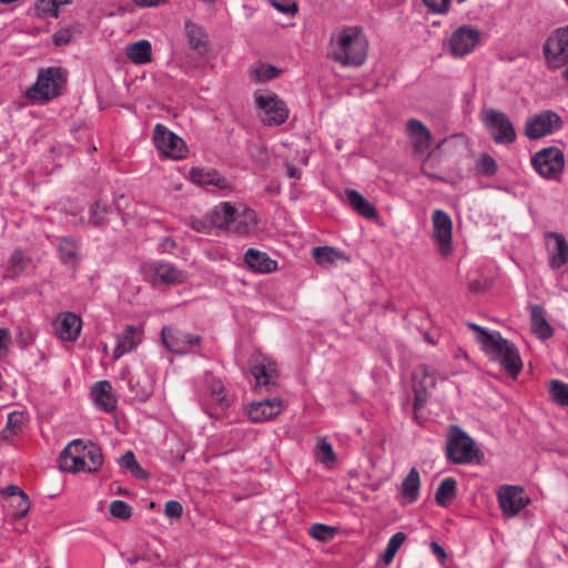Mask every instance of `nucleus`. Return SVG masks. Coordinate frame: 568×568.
<instances>
[{"mask_svg": "<svg viewBox=\"0 0 568 568\" xmlns=\"http://www.w3.org/2000/svg\"><path fill=\"white\" fill-rule=\"evenodd\" d=\"M331 57L343 67H361L368 52V40L358 26L343 27L331 37Z\"/></svg>", "mask_w": 568, "mask_h": 568, "instance_id": "f257e3e1", "label": "nucleus"}, {"mask_svg": "<svg viewBox=\"0 0 568 568\" xmlns=\"http://www.w3.org/2000/svg\"><path fill=\"white\" fill-rule=\"evenodd\" d=\"M466 325L477 333L476 341L481 345V349L498 361L509 375L515 376L521 371L523 362L514 343L504 338L497 331L490 332L473 322H467Z\"/></svg>", "mask_w": 568, "mask_h": 568, "instance_id": "f03ea898", "label": "nucleus"}, {"mask_svg": "<svg viewBox=\"0 0 568 568\" xmlns=\"http://www.w3.org/2000/svg\"><path fill=\"white\" fill-rule=\"evenodd\" d=\"M67 82L62 68L50 67L40 70L36 83L28 90V97L41 101H50L59 97Z\"/></svg>", "mask_w": 568, "mask_h": 568, "instance_id": "7ed1b4c3", "label": "nucleus"}, {"mask_svg": "<svg viewBox=\"0 0 568 568\" xmlns=\"http://www.w3.org/2000/svg\"><path fill=\"white\" fill-rule=\"evenodd\" d=\"M447 458L454 464H469L479 459L475 442L458 426H453L446 445Z\"/></svg>", "mask_w": 568, "mask_h": 568, "instance_id": "20e7f679", "label": "nucleus"}, {"mask_svg": "<svg viewBox=\"0 0 568 568\" xmlns=\"http://www.w3.org/2000/svg\"><path fill=\"white\" fill-rule=\"evenodd\" d=\"M544 54L551 69L567 65L562 78L568 81V26L554 30L544 44Z\"/></svg>", "mask_w": 568, "mask_h": 568, "instance_id": "39448f33", "label": "nucleus"}, {"mask_svg": "<svg viewBox=\"0 0 568 568\" xmlns=\"http://www.w3.org/2000/svg\"><path fill=\"white\" fill-rule=\"evenodd\" d=\"M256 108L261 112V121L267 126H278L288 119V108L275 93L260 91L254 93Z\"/></svg>", "mask_w": 568, "mask_h": 568, "instance_id": "423d86ee", "label": "nucleus"}, {"mask_svg": "<svg viewBox=\"0 0 568 568\" xmlns=\"http://www.w3.org/2000/svg\"><path fill=\"white\" fill-rule=\"evenodd\" d=\"M481 120L496 143L509 144L516 140L514 125L506 113L488 109L481 112Z\"/></svg>", "mask_w": 568, "mask_h": 568, "instance_id": "0eeeda50", "label": "nucleus"}, {"mask_svg": "<svg viewBox=\"0 0 568 568\" xmlns=\"http://www.w3.org/2000/svg\"><path fill=\"white\" fill-rule=\"evenodd\" d=\"M531 164L540 176L555 180L564 171V153L555 146L545 148L531 158Z\"/></svg>", "mask_w": 568, "mask_h": 568, "instance_id": "6e6552de", "label": "nucleus"}, {"mask_svg": "<svg viewBox=\"0 0 568 568\" xmlns=\"http://www.w3.org/2000/svg\"><path fill=\"white\" fill-rule=\"evenodd\" d=\"M562 126V119L552 110H544L529 116L525 124V134L530 140H537L551 134Z\"/></svg>", "mask_w": 568, "mask_h": 568, "instance_id": "1a4fd4ad", "label": "nucleus"}, {"mask_svg": "<svg viewBox=\"0 0 568 568\" xmlns=\"http://www.w3.org/2000/svg\"><path fill=\"white\" fill-rule=\"evenodd\" d=\"M161 339L164 346L172 353L186 355L194 348L200 347L201 336L180 329L164 326L161 331Z\"/></svg>", "mask_w": 568, "mask_h": 568, "instance_id": "9d476101", "label": "nucleus"}, {"mask_svg": "<svg viewBox=\"0 0 568 568\" xmlns=\"http://www.w3.org/2000/svg\"><path fill=\"white\" fill-rule=\"evenodd\" d=\"M153 142L156 149L165 156L179 160L185 155L184 141L161 123L154 126Z\"/></svg>", "mask_w": 568, "mask_h": 568, "instance_id": "9b49d317", "label": "nucleus"}, {"mask_svg": "<svg viewBox=\"0 0 568 568\" xmlns=\"http://www.w3.org/2000/svg\"><path fill=\"white\" fill-rule=\"evenodd\" d=\"M433 239L442 256H447L453 252L452 234L453 221L448 213L443 210H435L432 215Z\"/></svg>", "mask_w": 568, "mask_h": 568, "instance_id": "f8f14e48", "label": "nucleus"}, {"mask_svg": "<svg viewBox=\"0 0 568 568\" xmlns=\"http://www.w3.org/2000/svg\"><path fill=\"white\" fill-rule=\"evenodd\" d=\"M142 272L154 285L178 284L185 280V275L182 271L166 262L155 261L145 263L142 266Z\"/></svg>", "mask_w": 568, "mask_h": 568, "instance_id": "ddd939ff", "label": "nucleus"}, {"mask_svg": "<svg viewBox=\"0 0 568 568\" xmlns=\"http://www.w3.org/2000/svg\"><path fill=\"white\" fill-rule=\"evenodd\" d=\"M84 442L82 439L71 440L59 455V468L62 471L79 473L87 471L84 458Z\"/></svg>", "mask_w": 568, "mask_h": 568, "instance_id": "4468645a", "label": "nucleus"}, {"mask_svg": "<svg viewBox=\"0 0 568 568\" xmlns=\"http://www.w3.org/2000/svg\"><path fill=\"white\" fill-rule=\"evenodd\" d=\"M480 32L467 26L455 30L449 40L450 52L454 57H464L470 53L478 44Z\"/></svg>", "mask_w": 568, "mask_h": 568, "instance_id": "2eb2a0df", "label": "nucleus"}, {"mask_svg": "<svg viewBox=\"0 0 568 568\" xmlns=\"http://www.w3.org/2000/svg\"><path fill=\"white\" fill-rule=\"evenodd\" d=\"M498 503L506 517H514L528 505L529 499L524 497L523 488L504 486L498 491Z\"/></svg>", "mask_w": 568, "mask_h": 568, "instance_id": "dca6fc26", "label": "nucleus"}, {"mask_svg": "<svg viewBox=\"0 0 568 568\" xmlns=\"http://www.w3.org/2000/svg\"><path fill=\"white\" fill-rule=\"evenodd\" d=\"M436 385L435 371L426 364H420L413 373V388L415 393V408L426 403L427 390Z\"/></svg>", "mask_w": 568, "mask_h": 568, "instance_id": "f3484780", "label": "nucleus"}, {"mask_svg": "<svg viewBox=\"0 0 568 568\" xmlns=\"http://www.w3.org/2000/svg\"><path fill=\"white\" fill-rule=\"evenodd\" d=\"M251 374L255 378V388L258 390L270 389L276 384L278 377L275 363L265 357L255 359L251 367Z\"/></svg>", "mask_w": 568, "mask_h": 568, "instance_id": "a211bd4d", "label": "nucleus"}, {"mask_svg": "<svg viewBox=\"0 0 568 568\" xmlns=\"http://www.w3.org/2000/svg\"><path fill=\"white\" fill-rule=\"evenodd\" d=\"M283 409V402L278 397L265 398L251 403L247 408V416L254 423L266 422L277 416Z\"/></svg>", "mask_w": 568, "mask_h": 568, "instance_id": "6ab92c4d", "label": "nucleus"}, {"mask_svg": "<svg viewBox=\"0 0 568 568\" xmlns=\"http://www.w3.org/2000/svg\"><path fill=\"white\" fill-rule=\"evenodd\" d=\"M546 240H552L554 244L547 243L548 264L551 270H559L568 263V242L566 237L558 232H547Z\"/></svg>", "mask_w": 568, "mask_h": 568, "instance_id": "aec40b11", "label": "nucleus"}, {"mask_svg": "<svg viewBox=\"0 0 568 568\" xmlns=\"http://www.w3.org/2000/svg\"><path fill=\"white\" fill-rule=\"evenodd\" d=\"M91 396L99 410L112 413L116 408L118 398L109 381L94 383L91 387Z\"/></svg>", "mask_w": 568, "mask_h": 568, "instance_id": "412c9836", "label": "nucleus"}, {"mask_svg": "<svg viewBox=\"0 0 568 568\" xmlns=\"http://www.w3.org/2000/svg\"><path fill=\"white\" fill-rule=\"evenodd\" d=\"M154 386L155 377L148 371L133 375L129 382V389L133 394L132 399L141 403L151 398Z\"/></svg>", "mask_w": 568, "mask_h": 568, "instance_id": "4be33fe9", "label": "nucleus"}, {"mask_svg": "<svg viewBox=\"0 0 568 568\" xmlns=\"http://www.w3.org/2000/svg\"><path fill=\"white\" fill-rule=\"evenodd\" d=\"M406 132L416 153H424L430 146V131L416 119H409L406 123Z\"/></svg>", "mask_w": 568, "mask_h": 568, "instance_id": "5701e85b", "label": "nucleus"}, {"mask_svg": "<svg viewBox=\"0 0 568 568\" xmlns=\"http://www.w3.org/2000/svg\"><path fill=\"white\" fill-rule=\"evenodd\" d=\"M141 341L142 331L133 325H126L123 332L118 336L113 358L119 359L123 355L132 352Z\"/></svg>", "mask_w": 568, "mask_h": 568, "instance_id": "b1692460", "label": "nucleus"}, {"mask_svg": "<svg viewBox=\"0 0 568 568\" xmlns=\"http://www.w3.org/2000/svg\"><path fill=\"white\" fill-rule=\"evenodd\" d=\"M81 328V318L72 312H67L61 315L55 329L60 339L73 342L79 337Z\"/></svg>", "mask_w": 568, "mask_h": 568, "instance_id": "393cba45", "label": "nucleus"}, {"mask_svg": "<svg viewBox=\"0 0 568 568\" xmlns=\"http://www.w3.org/2000/svg\"><path fill=\"white\" fill-rule=\"evenodd\" d=\"M190 178L193 183L199 185H212L220 190L229 187L227 180L214 169L192 168L190 171Z\"/></svg>", "mask_w": 568, "mask_h": 568, "instance_id": "a878e982", "label": "nucleus"}, {"mask_svg": "<svg viewBox=\"0 0 568 568\" xmlns=\"http://www.w3.org/2000/svg\"><path fill=\"white\" fill-rule=\"evenodd\" d=\"M245 264L255 272L271 273L277 268V262L266 253L248 248L244 254Z\"/></svg>", "mask_w": 568, "mask_h": 568, "instance_id": "bb28decb", "label": "nucleus"}, {"mask_svg": "<svg viewBox=\"0 0 568 568\" xmlns=\"http://www.w3.org/2000/svg\"><path fill=\"white\" fill-rule=\"evenodd\" d=\"M203 385L210 393L211 399L221 408L224 409L231 406L232 399L225 394L224 384L220 378L206 372L203 376Z\"/></svg>", "mask_w": 568, "mask_h": 568, "instance_id": "cd10ccee", "label": "nucleus"}, {"mask_svg": "<svg viewBox=\"0 0 568 568\" xmlns=\"http://www.w3.org/2000/svg\"><path fill=\"white\" fill-rule=\"evenodd\" d=\"M530 321L532 333L542 341H546L552 336V327L547 322L544 308L538 305L530 306Z\"/></svg>", "mask_w": 568, "mask_h": 568, "instance_id": "c85d7f7f", "label": "nucleus"}, {"mask_svg": "<svg viewBox=\"0 0 568 568\" xmlns=\"http://www.w3.org/2000/svg\"><path fill=\"white\" fill-rule=\"evenodd\" d=\"M211 223L214 229H220L230 232L232 219L234 217V206L229 202H223L214 206L209 212Z\"/></svg>", "mask_w": 568, "mask_h": 568, "instance_id": "c756f323", "label": "nucleus"}, {"mask_svg": "<svg viewBox=\"0 0 568 568\" xmlns=\"http://www.w3.org/2000/svg\"><path fill=\"white\" fill-rule=\"evenodd\" d=\"M58 252L63 264L74 267L79 261L80 243L71 236L61 237L58 243Z\"/></svg>", "mask_w": 568, "mask_h": 568, "instance_id": "7c9ffc66", "label": "nucleus"}, {"mask_svg": "<svg viewBox=\"0 0 568 568\" xmlns=\"http://www.w3.org/2000/svg\"><path fill=\"white\" fill-rule=\"evenodd\" d=\"M126 57L134 64H145L152 59V45L149 40H140L134 43H130L125 48Z\"/></svg>", "mask_w": 568, "mask_h": 568, "instance_id": "2f4dec72", "label": "nucleus"}, {"mask_svg": "<svg viewBox=\"0 0 568 568\" xmlns=\"http://www.w3.org/2000/svg\"><path fill=\"white\" fill-rule=\"evenodd\" d=\"M346 199L349 205L361 215L367 219H374L377 216V210L368 202L359 192L353 189L345 191Z\"/></svg>", "mask_w": 568, "mask_h": 568, "instance_id": "473e14b6", "label": "nucleus"}, {"mask_svg": "<svg viewBox=\"0 0 568 568\" xmlns=\"http://www.w3.org/2000/svg\"><path fill=\"white\" fill-rule=\"evenodd\" d=\"M420 477L418 470L413 467L402 481L400 491L403 498L409 503H415L419 497Z\"/></svg>", "mask_w": 568, "mask_h": 568, "instance_id": "72a5a7b5", "label": "nucleus"}, {"mask_svg": "<svg viewBox=\"0 0 568 568\" xmlns=\"http://www.w3.org/2000/svg\"><path fill=\"white\" fill-rule=\"evenodd\" d=\"M255 223L256 220L254 211L245 210L240 214L234 209V217L232 219L230 232L236 235H246L254 227Z\"/></svg>", "mask_w": 568, "mask_h": 568, "instance_id": "f704fd0d", "label": "nucleus"}, {"mask_svg": "<svg viewBox=\"0 0 568 568\" xmlns=\"http://www.w3.org/2000/svg\"><path fill=\"white\" fill-rule=\"evenodd\" d=\"M184 29L190 47L197 50L200 53L205 52L207 49V40L203 28L192 21H186Z\"/></svg>", "mask_w": 568, "mask_h": 568, "instance_id": "c9c22d12", "label": "nucleus"}, {"mask_svg": "<svg viewBox=\"0 0 568 568\" xmlns=\"http://www.w3.org/2000/svg\"><path fill=\"white\" fill-rule=\"evenodd\" d=\"M281 72L282 71L280 69L272 64L257 62L250 67L248 77L250 80L254 83H264L266 81L276 79Z\"/></svg>", "mask_w": 568, "mask_h": 568, "instance_id": "e433bc0d", "label": "nucleus"}, {"mask_svg": "<svg viewBox=\"0 0 568 568\" xmlns=\"http://www.w3.org/2000/svg\"><path fill=\"white\" fill-rule=\"evenodd\" d=\"M30 263L31 258L23 251L14 250L9 258L6 276L14 278L22 275Z\"/></svg>", "mask_w": 568, "mask_h": 568, "instance_id": "4c0bfd02", "label": "nucleus"}, {"mask_svg": "<svg viewBox=\"0 0 568 568\" xmlns=\"http://www.w3.org/2000/svg\"><path fill=\"white\" fill-rule=\"evenodd\" d=\"M456 497V480L453 477H446L439 484L435 493V501L445 507Z\"/></svg>", "mask_w": 568, "mask_h": 568, "instance_id": "58836bf2", "label": "nucleus"}, {"mask_svg": "<svg viewBox=\"0 0 568 568\" xmlns=\"http://www.w3.org/2000/svg\"><path fill=\"white\" fill-rule=\"evenodd\" d=\"M83 450L84 458L87 460V471L97 473L102 467L104 462L102 449L92 442H89L88 444H84Z\"/></svg>", "mask_w": 568, "mask_h": 568, "instance_id": "ea45409f", "label": "nucleus"}, {"mask_svg": "<svg viewBox=\"0 0 568 568\" xmlns=\"http://www.w3.org/2000/svg\"><path fill=\"white\" fill-rule=\"evenodd\" d=\"M549 396L559 406L568 407V384L559 379H551L548 388Z\"/></svg>", "mask_w": 568, "mask_h": 568, "instance_id": "a19ab883", "label": "nucleus"}, {"mask_svg": "<svg viewBox=\"0 0 568 568\" xmlns=\"http://www.w3.org/2000/svg\"><path fill=\"white\" fill-rule=\"evenodd\" d=\"M312 256L318 265H331L335 263L343 254L328 246H317L312 251Z\"/></svg>", "mask_w": 568, "mask_h": 568, "instance_id": "79ce46f5", "label": "nucleus"}, {"mask_svg": "<svg viewBox=\"0 0 568 568\" xmlns=\"http://www.w3.org/2000/svg\"><path fill=\"white\" fill-rule=\"evenodd\" d=\"M70 2L71 0H39L34 9L38 17L58 18L60 7Z\"/></svg>", "mask_w": 568, "mask_h": 568, "instance_id": "37998d69", "label": "nucleus"}, {"mask_svg": "<svg viewBox=\"0 0 568 568\" xmlns=\"http://www.w3.org/2000/svg\"><path fill=\"white\" fill-rule=\"evenodd\" d=\"M24 414L21 412H12L8 415L7 425L1 430V437L3 439H9L12 436L17 435L23 427L24 424Z\"/></svg>", "mask_w": 568, "mask_h": 568, "instance_id": "c03bdc74", "label": "nucleus"}, {"mask_svg": "<svg viewBox=\"0 0 568 568\" xmlns=\"http://www.w3.org/2000/svg\"><path fill=\"white\" fill-rule=\"evenodd\" d=\"M314 453L316 459L320 463L326 465L327 467H331L336 460V455L334 453L333 446L326 440V438H322L317 443Z\"/></svg>", "mask_w": 568, "mask_h": 568, "instance_id": "a18cd8bd", "label": "nucleus"}, {"mask_svg": "<svg viewBox=\"0 0 568 568\" xmlns=\"http://www.w3.org/2000/svg\"><path fill=\"white\" fill-rule=\"evenodd\" d=\"M406 540V535L402 531L396 532L390 537V539L387 542L386 549L382 556L383 561L388 565L393 561L397 550L403 545V542Z\"/></svg>", "mask_w": 568, "mask_h": 568, "instance_id": "49530a36", "label": "nucleus"}, {"mask_svg": "<svg viewBox=\"0 0 568 568\" xmlns=\"http://www.w3.org/2000/svg\"><path fill=\"white\" fill-rule=\"evenodd\" d=\"M8 507L12 509V516L14 518L24 517L30 509V500L26 493H21L18 497H14L11 501H8Z\"/></svg>", "mask_w": 568, "mask_h": 568, "instance_id": "de8ad7c7", "label": "nucleus"}, {"mask_svg": "<svg viewBox=\"0 0 568 568\" xmlns=\"http://www.w3.org/2000/svg\"><path fill=\"white\" fill-rule=\"evenodd\" d=\"M336 529L334 527L327 526L325 524H314L310 528V535L321 541H327L333 539L335 536Z\"/></svg>", "mask_w": 568, "mask_h": 568, "instance_id": "09e8293b", "label": "nucleus"}, {"mask_svg": "<svg viewBox=\"0 0 568 568\" xmlns=\"http://www.w3.org/2000/svg\"><path fill=\"white\" fill-rule=\"evenodd\" d=\"M108 212L109 207L106 205L95 202L90 209V224L97 227L102 226L105 222Z\"/></svg>", "mask_w": 568, "mask_h": 568, "instance_id": "8fccbe9b", "label": "nucleus"}, {"mask_svg": "<svg viewBox=\"0 0 568 568\" xmlns=\"http://www.w3.org/2000/svg\"><path fill=\"white\" fill-rule=\"evenodd\" d=\"M110 514L119 519H129L132 515V509L123 500H113L110 504Z\"/></svg>", "mask_w": 568, "mask_h": 568, "instance_id": "3c124183", "label": "nucleus"}, {"mask_svg": "<svg viewBox=\"0 0 568 568\" xmlns=\"http://www.w3.org/2000/svg\"><path fill=\"white\" fill-rule=\"evenodd\" d=\"M477 170L480 174L493 175L497 171V163L490 155L481 154L477 161Z\"/></svg>", "mask_w": 568, "mask_h": 568, "instance_id": "603ef678", "label": "nucleus"}, {"mask_svg": "<svg viewBox=\"0 0 568 568\" xmlns=\"http://www.w3.org/2000/svg\"><path fill=\"white\" fill-rule=\"evenodd\" d=\"M268 3L278 12L295 16L297 12V4L294 0H267Z\"/></svg>", "mask_w": 568, "mask_h": 568, "instance_id": "864d4df0", "label": "nucleus"}, {"mask_svg": "<svg viewBox=\"0 0 568 568\" xmlns=\"http://www.w3.org/2000/svg\"><path fill=\"white\" fill-rule=\"evenodd\" d=\"M211 222L212 221H211L210 215L207 213V214H205L202 217H199V219L194 217V219H192L191 220V226L196 232L204 233V234H210L211 231L214 229L213 223H211Z\"/></svg>", "mask_w": 568, "mask_h": 568, "instance_id": "5fc2aeb1", "label": "nucleus"}, {"mask_svg": "<svg viewBox=\"0 0 568 568\" xmlns=\"http://www.w3.org/2000/svg\"><path fill=\"white\" fill-rule=\"evenodd\" d=\"M72 37L73 31L71 30V28H63L58 30L53 34L52 40L57 47H61L68 44L71 41Z\"/></svg>", "mask_w": 568, "mask_h": 568, "instance_id": "6e6d98bb", "label": "nucleus"}, {"mask_svg": "<svg viewBox=\"0 0 568 568\" xmlns=\"http://www.w3.org/2000/svg\"><path fill=\"white\" fill-rule=\"evenodd\" d=\"M425 6L434 13H445L448 11L450 0H423Z\"/></svg>", "mask_w": 568, "mask_h": 568, "instance_id": "4d7b16f0", "label": "nucleus"}, {"mask_svg": "<svg viewBox=\"0 0 568 568\" xmlns=\"http://www.w3.org/2000/svg\"><path fill=\"white\" fill-rule=\"evenodd\" d=\"M164 514L169 518H180L183 514V507L176 500H169L165 503Z\"/></svg>", "mask_w": 568, "mask_h": 568, "instance_id": "13d9d810", "label": "nucleus"}, {"mask_svg": "<svg viewBox=\"0 0 568 568\" xmlns=\"http://www.w3.org/2000/svg\"><path fill=\"white\" fill-rule=\"evenodd\" d=\"M119 464L121 467L132 470L133 468L138 467V460L134 456V454L131 450H128L120 459Z\"/></svg>", "mask_w": 568, "mask_h": 568, "instance_id": "bf43d9fd", "label": "nucleus"}, {"mask_svg": "<svg viewBox=\"0 0 568 568\" xmlns=\"http://www.w3.org/2000/svg\"><path fill=\"white\" fill-rule=\"evenodd\" d=\"M21 493H24L19 486L9 485L0 490V494L6 501H11L14 497H18Z\"/></svg>", "mask_w": 568, "mask_h": 568, "instance_id": "052dcab7", "label": "nucleus"}, {"mask_svg": "<svg viewBox=\"0 0 568 568\" xmlns=\"http://www.w3.org/2000/svg\"><path fill=\"white\" fill-rule=\"evenodd\" d=\"M175 246V241L169 236L161 239L159 242V251L161 253H172Z\"/></svg>", "mask_w": 568, "mask_h": 568, "instance_id": "680f3d73", "label": "nucleus"}, {"mask_svg": "<svg viewBox=\"0 0 568 568\" xmlns=\"http://www.w3.org/2000/svg\"><path fill=\"white\" fill-rule=\"evenodd\" d=\"M132 1L141 8H146V7H156V6L165 2L166 0H132Z\"/></svg>", "mask_w": 568, "mask_h": 568, "instance_id": "e2e57ef3", "label": "nucleus"}, {"mask_svg": "<svg viewBox=\"0 0 568 568\" xmlns=\"http://www.w3.org/2000/svg\"><path fill=\"white\" fill-rule=\"evenodd\" d=\"M430 549H432L433 554L435 556H437L440 560H444L446 558V556H447L446 551L444 550V548L440 545H438L437 542H435V541H433L430 544Z\"/></svg>", "mask_w": 568, "mask_h": 568, "instance_id": "0e129e2a", "label": "nucleus"}, {"mask_svg": "<svg viewBox=\"0 0 568 568\" xmlns=\"http://www.w3.org/2000/svg\"><path fill=\"white\" fill-rule=\"evenodd\" d=\"M286 173L291 179L298 180L301 178V171L293 164H286Z\"/></svg>", "mask_w": 568, "mask_h": 568, "instance_id": "69168bd1", "label": "nucleus"}, {"mask_svg": "<svg viewBox=\"0 0 568 568\" xmlns=\"http://www.w3.org/2000/svg\"><path fill=\"white\" fill-rule=\"evenodd\" d=\"M9 341L7 331L0 329V353L7 349Z\"/></svg>", "mask_w": 568, "mask_h": 568, "instance_id": "338daca9", "label": "nucleus"}, {"mask_svg": "<svg viewBox=\"0 0 568 568\" xmlns=\"http://www.w3.org/2000/svg\"><path fill=\"white\" fill-rule=\"evenodd\" d=\"M136 478H141V479H144V478H148V474L146 471L138 464V467L136 468H133L132 470H130Z\"/></svg>", "mask_w": 568, "mask_h": 568, "instance_id": "774afa93", "label": "nucleus"}]
</instances>
